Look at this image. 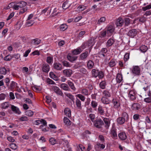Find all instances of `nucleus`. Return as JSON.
I'll return each instance as SVG.
<instances>
[{
    "label": "nucleus",
    "mask_w": 151,
    "mask_h": 151,
    "mask_svg": "<svg viewBox=\"0 0 151 151\" xmlns=\"http://www.w3.org/2000/svg\"><path fill=\"white\" fill-rule=\"evenodd\" d=\"M16 84H17V83H16L15 82L13 81L12 82L10 86H9V88L11 89H14L15 88Z\"/></svg>",
    "instance_id": "nucleus-56"
},
{
    "label": "nucleus",
    "mask_w": 151,
    "mask_h": 151,
    "mask_svg": "<svg viewBox=\"0 0 151 151\" xmlns=\"http://www.w3.org/2000/svg\"><path fill=\"white\" fill-rule=\"evenodd\" d=\"M64 113L68 117L71 116V111L68 108H65L64 110Z\"/></svg>",
    "instance_id": "nucleus-23"
},
{
    "label": "nucleus",
    "mask_w": 151,
    "mask_h": 151,
    "mask_svg": "<svg viewBox=\"0 0 151 151\" xmlns=\"http://www.w3.org/2000/svg\"><path fill=\"white\" fill-rule=\"evenodd\" d=\"M50 69L49 66L47 64H44L42 65V71L45 73H47L48 72Z\"/></svg>",
    "instance_id": "nucleus-16"
},
{
    "label": "nucleus",
    "mask_w": 151,
    "mask_h": 151,
    "mask_svg": "<svg viewBox=\"0 0 151 151\" xmlns=\"http://www.w3.org/2000/svg\"><path fill=\"white\" fill-rule=\"evenodd\" d=\"M53 68L55 69L60 70L63 69L62 65L59 63H54L53 64Z\"/></svg>",
    "instance_id": "nucleus-11"
},
{
    "label": "nucleus",
    "mask_w": 151,
    "mask_h": 151,
    "mask_svg": "<svg viewBox=\"0 0 151 151\" xmlns=\"http://www.w3.org/2000/svg\"><path fill=\"white\" fill-rule=\"evenodd\" d=\"M122 117H119L117 119V122L119 124H122L125 122H127L129 119L128 114L126 112H123Z\"/></svg>",
    "instance_id": "nucleus-1"
},
{
    "label": "nucleus",
    "mask_w": 151,
    "mask_h": 151,
    "mask_svg": "<svg viewBox=\"0 0 151 151\" xmlns=\"http://www.w3.org/2000/svg\"><path fill=\"white\" fill-rule=\"evenodd\" d=\"M112 102L115 108H118L120 106V103L118 100L116 99H113L112 100Z\"/></svg>",
    "instance_id": "nucleus-20"
},
{
    "label": "nucleus",
    "mask_w": 151,
    "mask_h": 151,
    "mask_svg": "<svg viewBox=\"0 0 151 151\" xmlns=\"http://www.w3.org/2000/svg\"><path fill=\"white\" fill-rule=\"evenodd\" d=\"M114 40L113 39L110 38L109 39L106 43V46L109 47L111 46L114 42Z\"/></svg>",
    "instance_id": "nucleus-27"
},
{
    "label": "nucleus",
    "mask_w": 151,
    "mask_h": 151,
    "mask_svg": "<svg viewBox=\"0 0 151 151\" xmlns=\"http://www.w3.org/2000/svg\"><path fill=\"white\" fill-rule=\"evenodd\" d=\"M7 71L5 67L1 68H0V74L5 75Z\"/></svg>",
    "instance_id": "nucleus-38"
},
{
    "label": "nucleus",
    "mask_w": 151,
    "mask_h": 151,
    "mask_svg": "<svg viewBox=\"0 0 151 151\" xmlns=\"http://www.w3.org/2000/svg\"><path fill=\"white\" fill-rule=\"evenodd\" d=\"M65 94L67 97H68L70 99L73 103H74L75 99L73 95H72L70 93H65Z\"/></svg>",
    "instance_id": "nucleus-37"
},
{
    "label": "nucleus",
    "mask_w": 151,
    "mask_h": 151,
    "mask_svg": "<svg viewBox=\"0 0 151 151\" xmlns=\"http://www.w3.org/2000/svg\"><path fill=\"white\" fill-rule=\"evenodd\" d=\"M140 69L138 66H133L132 70V72L134 74L139 76L140 74Z\"/></svg>",
    "instance_id": "nucleus-5"
},
{
    "label": "nucleus",
    "mask_w": 151,
    "mask_h": 151,
    "mask_svg": "<svg viewBox=\"0 0 151 151\" xmlns=\"http://www.w3.org/2000/svg\"><path fill=\"white\" fill-rule=\"evenodd\" d=\"M5 82L6 83V85L8 88L9 87V84L10 82V80L8 78H6L5 79Z\"/></svg>",
    "instance_id": "nucleus-63"
},
{
    "label": "nucleus",
    "mask_w": 151,
    "mask_h": 151,
    "mask_svg": "<svg viewBox=\"0 0 151 151\" xmlns=\"http://www.w3.org/2000/svg\"><path fill=\"white\" fill-rule=\"evenodd\" d=\"M53 61V58L52 57L49 56L47 57L46 62L49 64L51 63L52 61Z\"/></svg>",
    "instance_id": "nucleus-52"
},
{
    "label": "nucleus",
    "mask_w": 151,
    "mask_h": 151,
    "mask_svg": "<svg viewBox=\"0 0 151 151\" xmlns=\"http://www.w3.org/2000/svg\"><path fill=\"white\" fill-rule=\"evenodd\" d=\"M67 58L68 60L70 62H73L76 60L77 58V57L72 56L70 55L67 56Z\"/></svg>",
    "instance_id": "nucleus-28"
},
{
    "label": "nucleus",
    "mask_w": 151,
    "mask_h": 151,
    "mask_svg": "<svg viewBox=\"0 0 151 151\" xmlns=\"http://www.w3.org/2000/svg\"><path fill=\"white\" fill-rule=\"evenodd\" d=\"M123 20L125 26H128L130 23L131 19L129 18H124Z\"/></svg>",
    "instance_id": "nucleus-24"
},
{
    "label": "nucleus",
    "mask_w": 151,
    "mask_h": 151,
    "mask_svg": "<svg viewBox=\"0 0 151 151\" xmlns=\"http://www.w3.org/2000/svg\"><path fill=\"white\" fill-rule=\"evenodd\" d=\"M118 136L119 138L122 140H124L127 138V136L125 133L122 132L120 133Z\"/></svg>",
    "instance_id": "nucleus-18"
},
{
    "label": "nucleus",
    "mask_w": 151,
    "mask_h": 151,
    "mask_svg": "<svg viewBox=\"0 0 151 151\" xmlns=\"http://www.w3.org/2000/svg\"><path fill=\"white\" fill-rule=\"evenodd\" d=\"M81 93L85 95H88V91L86 89H83L81 91Z\"/></svg>",
    "instance_id": "nucleus-59"
},
{
    "label": "nucleus",
    "mask_w": 151,
    "mask_h": 151,
    "mask_svg": "<svg viewBox=\"0 0 151 151\" xmlns=\"http://www.w3.org/2000/svg\"><path fill=\"white\" fill-rule=\"evenodd\" d=\"M104 124L103 121L100 119L96 120L94 123V126L98 128H101Z\"/></svg>",
    "instance_id": "nucleus-3"
},
{
    "label": "nucleus",
    "mask_w": 151,
    "mask_h": 151,
    "mask_svg": "<svg viewBox=\"0 0 151 151\" xmlns=\"http://www.w3.org/2000/svg\"><path fill=\"white\" fill-rule=\"evenodd\" d=\"M100 87L102 89L105 88L106 86V82L105 81H102L100 82L99 84Z\"/></svg>",
    "instance_id": "nucleus-42"
},
{
    "label": "nucleus",
    "mask_w": 151,
    "mask_h": 151,
    "mask_svg": "<svg viewBox=\"0 0 151 151\" xmlns=\"http://www.w3.org/2000/svg\"><path fill=\"white\" fill-rule=\"evenodd\" d=\"M49 141L50 143L52 145H54L56 143V140L53 137L50 138L49 139Z\"/></svg>",
    "instance_id": "nucleus-51"
},
{
    "label": "nucleus",
    "mask_w": 151,
    "mask_h": 151,
    "mask_svg": "<svg viewBox=\"0 0 151 151\" xmlns=\"http://www.w3.org/2000/svg\"><path fill=\"white\" fill-rule=\"evenodd\" d=\"M86 8V7L83 5H80L78 6V8L79 9V11H83Z\"/></svg>",
    "instance_id": "nucleus-58"
},
{
    "label": "nucleus",
    "mask_w": 151,
    "mask_h": 151,
    "mask_svg": "<svg viewBox=\"0 0 151 151\" xmlns=\"http://www.w3.org/2000/svg\"><path fill=\"white\" fill-rule=\"evenodd\" d=\"M51 11L52 9L48 7L43 10L42 13V14H45V15L47 16L50 14Z\"/></svg>",
    "instance_id": "nucleus-15"
},
{
    "label": "nucleus",
    "mask_w": 151,
    "mask_h": 151,
    "mask_svg": "<svg viewBox=\"0 0 151 151\" xmlns=\"http://www.w3.org/2000/svg\"><path fill=\"white\" fill-rule=\"evenodd\" d=\"M52 90L58 95L62 96L63 95V92L59 88L56 86H53L52 87Z\"/></svg>",
    "instance_id": "nucleus-7"
},
{
    "label": "nucleus",
    "mask_w": 151,
    "mask_h": 151,
    "mask_svg": "<svg viewBox=\"0 0 151 151\" xmlns=\"http://www.w3.org/2000/svg\"><path fill=\"white\" fill-rule=\"evenodd\" d=\"M137 31L135 29H132L129 31L127 35L131 37H134L137 33Z\"/></svg>",
    "instance_id": "nucleus-6"
},
{
    "label": "nucleus",
    "mask_w": 151,
    "mask_h": 151,
    "mask_svg": "<svg viewBox=\"0 0 151 151\" xmlns=\"http://www.w3.org/2000/svg\"><path fill=\"white\" fill-rule=\"evenodd\" d=\"M106 30L107 32V35L110 36L114 32L115 28L113 26L110 25L107 27Z\"/></svg>",
    "instance_id": "nucleus-4"
},
{
    "label": "nucleus",
    "mask_w": 151,
    "mask_h": 151,
    "mask_svg": "<svg viewBox=\"0 0 151 151\" xmlns=\"http://www.w3.org/2000/svg\"><path fill=\"white\" fill-rule=\"evenodd\" d=\"M147 95L149 97L145 98L144 101L147 103H151V90L148 92Z\"/></svg>",
    "instance_id": "nucleus-13"
},
{
    "label": "nucleus",
    "mask_w": 151,
    "mask_h": 151,
    "mask_svg": "<svg viewBox=\"0 0 151 151\" xmlns=\"http://www.w3.org/2000/svg\"><path fill=\"white\" fill-rule=\"evenodd\" d=\"M116 65L115 60L114 59H111L108 63L109 66L110 67H113Z\"/></svg>",
    "instance_id": "nucleus-25"
},
{
    "label": "nucleus",
    "mask_w": 151,
    "mask_h": 151,
    "mask_svg": "<svg viewBox=\"0 0 151 151\" xmlns=\"http://www.w3.org/2000/svg\"><path fill=\"white\" fill-rule=\"evenodd\" d=\"M68 1H66L63 4L62 8L63 9H66L70 6V4H68Z\"/></svg>",
    "instance_id": "nucleus-34"
},
{
    "label": "nucleus",
    "mask_w": 151,
    "mask_h": 151,
    "mask_svg": "<svg viewBox=\"0 0 151 151\" xmlns=\"http://www.w3.org/2000/svg\"><path fill=\"white\" fill-rule=\"evenodd\" d=\"M60 30L64 31L68 28V26L65 24H63L60 26Z\"/></svg>",
    "instance_id": "nucleus-41"
},
{
    "label": "nucleus",
    "mask_w": 151,
    "mask_h": 151,
    "mask_svg": "<svg viewBox=\"0 0 151 151\" xmlns=\"http://www.w3.org/2000/svg\"><path fill=\"white\" fill-rule=\"evenodd\" d=\"M11 105V109L15 113L18 114H20V111H19V110L18 108L17 107L14 106L13 105Z\"/></svg>",
    "instance_id": "nucleus-19"
},
{
    "label": "nucleus",
    "mask_w": 151,
    "mask_h": 151,
    "mask_svg": "<svg viewBox=\"0 0 151 151\" xmlns=\"http://www.w3.org/2000/svg\"><path fill=\"white\" fill-rule=\"evenodd\" d=\"M141 108V105L138 103L133 104L132 106V109L133 110L136 111L138 110Z\"/></svg>",
    "instance_id": "nucleus-14"
},
{
    "label": "nucleus",
    "mask_w": 151,
    "mask_h": 151,
    "mask_svg": "<svg viewBox=\"0 0 151 151\" xmlns=\"http://www.w3.org/2000/svg\"><path fill=\"white\" fill-rule=\"evenodd\" d=\"M26 113L27 115L29 116H32L33 114V112L30 110H27Z\"/></svg>",
    "instance_id": "nucleus-54"
},
{
    "label": "nucleus",
    "mask_w": 151,
    "mask_h": 151,
    "mask_svg": "<svg viewBox=\"0 0 151 151\" xmlns=\"http://www.w3.org/2000/svg\"><path fill=\"white\" fill-rule=\"evenodd\" d=\"M82 50L80 48L77 49L73 50L72 53L74 55H77L79 54Z\"/></svg>",
    "instance_id": "nucleus-32"
},
{
    "label": "nucleus",
    "mask_w": 151,
    "mask_h": 151,
    "mask_svg": "<svg viewBox=\"0 0 151 151\" xmlns=\"http://www.w3.org/2000/svg\"><path fill=\"white\" fill-rule=\"evenodd\" d=\"M41 123H42L43 124L42 125L40 126V128L42 131H47V130L46 129H43L42 127H44V126H46L47 125V122L46 121L43 119H41Z\"/></svg>",
    "instance_id": "nucleus-17"
},
{
    "label": "nucleus",
    "mask_w": 151,
    "mask_h": 151,
    "mask_svg": "<svg viewBox=\"0 0 151 151\" xmlns=\"http://www.w3.org/2000/svg\"><path fill=\"white\" fill-rule=\"evenodd\" d=\"M92 76L95 78L98 77L100 79L102 78L104 76V73L103 71L95 69L92 70Z\"/></svg>",
    "instance_id": "nucleus-2"
},
{
    "label": "nucleus",
    "mask_w": 151,
    "mask_h": 151,
    "mask_svg": "<svg viewBox=\"0 0 151 151\" xmlns=\"http://www.w3.org/2000/svg\"><path fill=\"white\" fill-rule=\"evenodd\" d=\"M86 33L85 31H82L77 36V37L78 39H79L80 38L83 37V35Z\"/></svg>",
    "instance_id": "nucleus-49"
},
{
    "label": "nucleus",
    "mask_w": 151,
    "mask_h": 151,
    "mask_svg": "<svg viewBox=\"0 0 151 151\" xmlns=\"http://www.w3.org/2000/svg\"><path fill=\"white\" fill-rule=\"evenodd\" d=\"M94 62L91 60L88 61L87 64V67L89 69L92 68L94 66Z\"/></svg>",
    "instance_id": "nucleus-29"
},
{
    "label": "nucleus",
    "mask_w": 151,
    "mask_h": 151,
    "mask_svg": "<svg viewBox=\"0 0 151 151\" xmlns=\"http://www.w3.org/2000/svg\"><path fill=\"white\" fill-rule=\"evenodd\" d=\"M111 133L113 135L114 138L117 137V135L116 130L113 129H111Z\"/></svg>",
    "instance_id": "nucleus-50"
},
{
    "label": "nucleus",
    "mask_w": 151,
    "mask_h": 151,
    "mask_svg": "<svg viewBox=\"0 0 151 151\" xmlns=\"http://www.w3.org/2000/svg\"><path fill=\"white\" fill-rule=\"evenodd\" d=\"M10 147L11 148L15 150L17 148V146L16 144L14 143H11L10 145Z\"/></svg>",
    "instance_id": "nucleus-61"
},
{
    "label": "nucleus",
    "mask_w": 151,
    "mask_h": 151,
    "mask_svg": "<svg viewBox=\"0 0 151 151\" xmlns=\"http://www.w3.org/2000/svg\"><path fill=\"white\" fill-rule=\"evenodd\" d=\"M76 103L77 107L80 109L81 108V101L78 99L76 98Z\"/></svg>",
    "instance_id": "nucleus-40"
},
{
    "label": "nucleus",
    "mask_w": 151,
    "mask_h": 151,
    "mask_svg": "<svg viewBox=\"0 0 151 151\" xmlns=\"http://www.w3.org/2000/svg\"><path fill=\"white\" fill-rule=\"evenodd\" d=\"M32 88L34 91L36 92L40 91H41V89L37 87L36 86H32Z\"/></svg>",
    "instance_id": "nucleus-62"
},
{
    "label": "nucleus",
    "mask_w": 151,
    "mask_h": 151,
    "mask_svg": "<svg viewBox=\"0 0 151 151\" xmlns=\"http://www.w3.org/2000/svg\"><path fill=\"white\" fill-rule=\"evenodd\" d=\"M51 14L50 15V17H52L56 16L58 13V12H57V9L55 8L54 9H52V11L51 12Z\"/></svg>",
    "instance_id": "nucleus-22"
},
{
    "label": "nucleus",
    "mask_w": 151,
    "mask_h": 151,
    "mask_svg": "<svg viewBox=\"0 0 151 151\" xmlns=\"http://www.w3.org/2000/svg\"><path fill=\"white\" fill-rule=\"evenodd\" d=\"M62 63L64 66L69 67L70 66L69 63L66 61H64L62 62Z\"/></svg>",
    "instance_id": "nucleus-64"
},
{
    "label": "nucleus",
    "mask_w": 151,
    "mask_h": 151,
    "mask_svg": "<svg viewBox=\"0 0 151 151\" xmlns=\"http://www.w3.org/2000/svg\"><path fill=\"white\" fill-rule=\"evenodd\" d=\"M67 83L69 86L72 90L73 91H75L76 90V88L74 85V84L72 82L70 81H68Z\"/></svg>",
    "instance_id": "nucleus-31"
},
{
    "label": "nucleus",
    "mask_w": 151,
    "mask_h": 151,
    "mask_svg": "<svg viewBox=\"0 0 151 151\" xmlns=\"http://www.w3.org/2000/svg\"><path fill=\"white\" fill-rule=\"evenodd\" d=\"M106 19L105 17H102L98 20L97 24L100 25L101 23L104 22L105 21Z\"/></svg>",
    "instance_id": "nucleus-39"
},
{
    "label": "nucleus",
    "mask_w": 151,
    "mask_h": 151,
    "mask_svg": "<svg viewBox=\"0 0 151 151\" xmlns=\"http://www.w3.org/2000/svg\"><path fill=\"white\" fill-rule=\"evenodd\" d=\"M60 87L64 90L65 91L69 90V88L68 85L65 83H63L61 84Z\"/></svg>",
    "instance_id": "nucleus-36"
},
{
    "label": "nucleus",
    "mask_w": 151,
    "mask_h": 151,
    "mask_svg": "<svg viewBox=\"0 0 151 151\" xmlns=\"http://www.w3.org/2000/svg\"><path fill=\"white\" fill-rule=\"evenodd\" d=\"M128 96L131 100L132 101L136 99V94L134 91H130L129 93Z\"/></svg>",
    "instance_id": "nucleus-9"
},
{
    "label": "nucleus",
    "mask_w": 151,
    "mask_h": 151,
    "mask_svg": "<svg viewBox=\"0 0 151 151\" xmlns=\"http://www.w3.org/2000/svg\"><path fill=\"white\" fill-rule=\"evenodd\" d=\"M129 53H126L124 57V60L126 62L127 61L129 58Z\"/></svg>",
    "instance_id": "nucleus-55"
},
{
    "label": "nucleus",
    "mask_w": 151,
    "mask_h": 151,
    "mask_svg": "<svg viewBox=\"0 0 151 151\" xmlns=\"http://www.w3.org/2000/svg\"><path fill=\"white\" fill-rule=\"evenodd\" d=\"M107 98L104 97H103L101 99L102 102L104 104H109V101Z\"/></svg>",
    "instance_id": "nucleus-35"
},
{
    "label": "nucleus",
    "mask_w": 151,
    "mask_h": 151,
    "mask_svg": "<svg viewBox=\"0 0 151 151\" xmlns=\"http://www.w3.org/2000/svg\"><path fill=\"white\" fill-rule=\"evenodd\" d=\"M151 8V4L146 6L143 7L142 9L144 11H145Z\"/></svg>",
    "instance_id": "nucleus-57"
},
{
    "label": "nucleus",
    "mask_w": 151,
    "mask_h": 151,
    "mask_svg": "<svg viewBox=\"0 0 151 151\" xmlns=\"http://www.w3.org/2000/svg\"><path fill=\"white\" fill-rule=\"evenodd\" d=\"M140 50L141 52H145L147 49V47L145 45L141 46L140 47Z\"/></svg>",
    "instance_id": "nucleus-46"
},
{
    "label": "nucleus",
    "mask_w": 151,
    "mask_h": 151,
    "mask_svg": "<svg viewBox=\"0 0 151 151\" xmlns=\"http://www.w3.org/2000/svg\"><path fill=\"white\" fill-rule=\"evenodd\" d=\"M124 23L123 19L121 17H119L116 20V25L117 27L122 26Z\"/></svg>",
    "instance_id": "nucleus-10"
},
{
    "label": "nucleus",
    "mask_w": 151,
    "mask_h": 151,
    "mask_svg": "<svg viewBox=\"0 0 151 151\" xmlns=\"http://www.w3.org/2000/svg\"><path fill=\"white\" fill-rule=\"evenodd\" d=\"M98 111L101 115H103L104 114V111L103 109L102 106H99L98 108Z\"/></svg>",
    "instance_id": "nucleus-44"
},
{
    "label": "nucleus",
    "mask_w": 151,
    "mask_h": 151,
    "mask_svg": "<svg viewBox=\"0 0 151 151\" xmlns=\"http://www.w3.org/2000/svg\"><path fill=\"white\" fill-rule=\"evenodd\" d=\"M88 55V52L86 51L84 53H82L80 56V58L82 60L86 59Z\"/></svg>",
    "instance_id": "nucleus-26"
},
{
    "label": "nucleus",
    "mask_w": 151,
    "mask_h": 151,
    "mask_svg": "<svg viewBox=\"0 0 151 151\" xmlns=\"http://www.w3.org/2000/svg\"><path fill=\"white\" fill-rule=\"evenodd\" d=\"M98 105V103L95 101H92L91 102V106L94 109L96 108Z\"/></svg>",
    "instance_id": "nucleus-48"
},
{
    "label": "nucleus",
    "mask_w": 151,
    "mask_h": 151,
    "mask_svg": "<svg viewBox=\"0 0 151 151\" xmlns=\"http://www.w3.org/2000/svg\"><path fill=\"white\" fill-rule=\"evenodd\" d=\"M103 94L105 98L109 97L111 96L109 92L107 91H104L103 92Z\"/></svg>",
    "instance_id": "nucleus-45"
},
{
    "label": "nucleus",
    "mask_w": 151,
    "mask_h": 151,
    "mask_svg": "<svg viewBox=\"0 0 151 151\" xmlns=\"http://www.w3.org/2000/svg\"><path fill=\"white\" fill-rule=\"evenodd\" d=\"M64 75L67 77H70L72 73V71L71 70L66 69L63 71Z\"/></svg>",
    "instance_id": "nucleus-12"
},
{
    "label": "nucleus",
    "mask_w": 151,
    "mask_h": 151,
    "mask_svg": "<svg viewBox=\"0 0 151 151\" xmlns=\"http://www.w3.org/2000/svg\"><path fill=\"white\" fill-rule=\"evenodd\" d=\"M103 120L105 124V127L106 129H108L109 127L110 122L109 119L107 118H104Z\"/></svg>",
    "instance_id": "nucleus-8"
},
{
    "label": "nucleus",
    "mask_w": 151,
    "mask_h": 151,
    "mask_svg": "<svg viewBox=\"0 0 151 151\" xmlns=\"http://www.w3.org/2000/svg\"><path fill=\"white\" fill-rule=\"evenodd\" d=\"M76 96L79 98L82 101H84L85 100V97L81 94H78Z\"/></svg>",
    "instance_id": "nucleus-53"
},
{
    "label": "nucleus",
    "mask_w": 151,
    "mask_h": 151,
    "mask_svg": "<svg viewBox=\"0 0 151 151\" xmlns=\"http://www.w3.org/2000/svg\"><path fill=\"white\" fill-rule=\"evenodd\" d=\"M12 58V57L9 55H7L4 58V60L6 61H9Z\"/></svg>",
    "instance_id": "nucleus-60"
},
{
    "label": "nucleus",
    "mask_w": 151,
    "mask_h": 151,
    "mask_svg": "<svg viewBox=\"0 0 151 151\" xmlns=\"http://www.w3.org/2000/svg\"><path fill=\"white\" fill-rule=\"evenodd\" d=\"M33 20H28L26 23L25 25L27 27H29L32 26L34 23Z\"/></svg>",
    "instance_id": "nucleus-43"
},
{
    "label": "nucleus",
    "mask_w": 151,
    "mask_h": 151,
    "mask_svg": "<svg viewBox=\"0 0 151 151\" xmlns=\"http://www.w3.org/2000/svg\"><path fill=\"white\" fill-rule=\"evenodd\" d=\"M116 80L117 83H120L123 80L122 75L120 73H118L117 75Z\"/></svg>",
    "instance_id": "nucleus-21"
},
{
    "label": "nucleus",
    "mask_w": 151,
    "mask_h": 151,
    "mask_svg": "<svg viewBox=\"0 0 151 151\" xmlns=\"http://www.w3.org/2000/svg\"><path fill=\"white\" fill-rule=\"evenodd\" d=\"M64 123L66 124L69 125L70 124V121L69 119L66 117H64L63 119Z\"/></svg>",
    "instance_id": "nucleus-47"
},
{
    "label": "nucleus",
    "mask_w": 151,
    "mask_h": 151,
    "mask_svg": "<svg viewBox=\"0 0 151 151\" xmlns=\"http://www.w3.org/2000/svg\"><path fill=\"white\" fill-rule=\"evenodd\" d=\"M19 8H23L25 7L27 5V3L25 1H21L17 3Z\"/></svg>",
    "instance_id": "nucleus-33"
},
{
    "label": "nucleus",
    "mask_w": 151,
    "mask_h": 151,
    "mask_svg": "<svg viewBox=\"0 0 151 151\" xmlns=\"http://www.w3.org/2000/svg\"><path fill=\"white\" fill-rule=\"evenodd\" d=\"M9 104L7 102H5L1 104V108L3 109H6L9 107Z\"/></svg>",
    "instance_id": "nucleus-30"
}]
</instances>
